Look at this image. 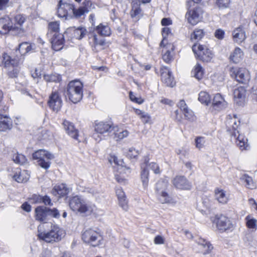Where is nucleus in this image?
I'll return each mask as SVG.
<instances>
[{
  "mask_svg": "<svg viewBox=\"0 0 257 257\" xmlns=\"http://www.w3.org/2000/svg\"><path fill=\"white\" fill-rule=\"evenodd\" d=\"M50 38V41L52 44V48L55 51L60 50L63 47L64 43V36L60 33L53 34Z\"/></svg>",
  "mask_w": 257,
  "mask_h": 257,
  "instance_id": "f3484780",
  "label": "nucleus"
},
{
  "mask_svg": "<svg viewBox=\"0 0 257 257\" xmlns=\"http://www.w3.org/2000/svg\"><path fill=\"white\" fill-rule=\"evenodd\" d=\"M184 117L190 121H193L194 119L195 116L194 115L193 112L189 109V108H187L183 112Z\"/></svg>",
  "mask_w": 257,
  "mask_h": 257,
  "instance_id": "5fc2aeb1",
  "label": "nucleus"
},
{
  "mask_svg": "<svg viewBox=\"0 0 257 257\" xmlns=\"http://www.w3.org/2000/svg\"><path fill=\"white\" fill-rule=\"evenodd\" d=\"M240 121L235 115H228L226 120L227 131L229 133L231 140L234 142L241 150H246L248 145L247 139L243 135L239 134L238 127Z\"/></svg>",
  "mask_w": 257,
  "mask_h": 257,
  "instance_id": "f257e3e1",
  "label": "nucleus"
},
{
  "mask_svg": "<svg viewBox=\"0 0 257 257\" xmlns=\"http://www.w3.org/2000/svg\"><path fill=\"white\" fill-rule=\"evenodd\" d=\"M198 100L202 103L208 105L211 101L209 94L205 91H201L199 94Z\"/></svg>",
  "mask_w": 257,
  "mask_h": 257,
  "instance_id": "a19ab883",
  "label": "nucleus"
},
{
  "mask_svg": "<svg viewBox=\"0 0 257 257\" xmlns=\"http://www.w3.org/2000/svg\"><path fill=\"white\" fill-rule=\"evenodd\" d=\"M149 161V158L148 156H145L144 158L143 163L141 165V178L143 186L145 187L148 186L149 182V173L147 168L148 166H149L150 169L153 170L155 174H157L160 173L158 165L155 162L151 163L148 165Z\"/></svg>",
  "mask_w": 257,
  "mask_h": 257,
  "instance_id": "7ed1b4c3",
  "label": "nucleus"
},
{
  "mask_svg": "<svg viewBox=\"0 0 257 257\" xmlns=\"http://www.w3.org/2000/svg\"><path fill=\"white\" fill-rule=\"evenodd\" d=\"M44 78L47 82H59L61 80V77L58 74H47L44 75Z\"/></svg>",
  "mask_w": 257,
  "mask_h": 257,
  "instance_id": "79ce46f5",
  "label": "nucleus"
},
{
  "mask_svg": "<svg viewBox=\"0 0 257 257\" xmlns=\"http://www.w3.org/2000/svg\"><path fill=\"white\" fill-rule=\"evenodd\" d=\"M32 157L34 160H37L38 165L42 168L47 169L51 165L50 161L54 158V156L45 150H39L34 152Z\"/></svg>",
  "mask_w": 257,
  "mask_h": 257,
  "instance_id": "0eeeda50",
  "label": "nucleus"
},
{
  "mask_svg": "<svg viewBox=\"0 0 257 257\" xmlns=\"http://www.w3.org/2000/svg\"><path fill=\"white\" fill-rule=\"evenodd\" d=\"M140 118L142 119L143 123H147L150 120L151 117L147 112H145V113L141 115Z\"/></svg>",
  "mask_w": 257,
  "mask_h": 257,
  "instance_id": "0e129e2a",
  "label": "nucleus"
},
{
  "mask_svg": "<svg viewBox=\"0 0 257 257\" xmlns=\"http://www.w3.org/2000/svg\"><path fill=\"white\" fill-rule=\"evenodd\" d=\"M84 199L85 198L82 196L79 195H76L70 198L69 202V205L70 209L73 211H75Z\"/></svg>",
  "mask_w": 257,
  "mask_h": 257,
  "instance_id": "7c9ffc66",
  "label": "nucleus"
},
{
  "mask_svg": "<svg viewBox=\"0 0 257 257\" xmlns=\"http://www.w3.org/2000/svg\"><path fill=\"white\" fill-rule=\"evenodd\" d=\"M48 37H51L53 34L59 33V23L58 22H50L48 24Z\"/></svg>",
  "mask_w": 257,
  "mask_h": 257,
  "instance_id": "f704fd0d",
  "label": "nucleus"
},
{
  "mask_svg": "<svg viewBox=\"0 0 257 257\" xmlns=\"http://www.w3.org/2000/svg\"><path fill=\"white\" fill-rule=\"evenodd\" d=\"M89 11L88 10H87L85 7H79L77 9H75L74 7L73 6V9L72 11V13L73 14L74 16L76 18H79L82 15H83L85 13H88Z\"/></svg>",
  "mask_w": 257,
  "mask_h": 257,
  "instance_id": "c03bdc74",
  "label": "nucleus"
},
{
  "mask_svg": "<svg viewBox=\"0 0 257 257\" xmlns=\"http://www.w3.org/2000/svg\"><path fill=\"white\" fill-rule=\"evenodd\" d=\"M63 128L66 133L74 140L78 141V130L75 128L74 124L67 120L63 122Z\"/></svg>",
  "mask_w": 257,
  "mask_h": 257,
  "instance_id": "6ab92c4d",
  "label": "nucleus"
},
{
  "mask_svg": "<svg viewBox=\"0 0 257 257\" xmlns=\"http://www.w3.org/2000/svg\"><path fill=\"white\" fill-rule=\"evenodd\" d=\"M63 231L58 226H54L47 232H40L38 236L40 239L47 242L53 243L60 241L63 236Z\"/></svg>",
  "mask_w": 257,
  "mask_h": 257,
  "instance_id": "20e7f679",
  "label": "nucleus"
},
{
  "mask_svg": "<svg viewBox=\"0 0 257 257\" xmlns=\"http://www.w3.org/2000/svg\"><path fill=\"white\" fill-rule=\"evenodd\" d=\"M216 3L219 9H226L229 7L230 0H216Z\"/></svg>",
  "mask_w": 257,
  "mask_h": 257,
  "instance_id": "3c124183",
  "label": "nucleus"
},
{
  "mask_svg": "<svg viewBox=\"0 0 257 257\" xmlns=\"http://www.w3.org/2000/svg\"><path fill=\"white\" fill-rule=\"evenodd\" d=\"M162 33L163 39L160 44V46L161 47L167 46V48H171L172 50H174V46L171 44H168L166 40L167 36L171 33V30L168 27H165L163 28Z\"/></svg>",
  "mask_w": 257,
  "mask_h": 257,
  "instance_id": "473e14b6",
  "label": "nucleus"
},
{
  "mask_svg": "<svg viewBox=\"0 0 257 257\" xmlns=\"http://www.w3.org/2000/svg\"><path fill=\"white\" fill-rule=\"evenodd\" d=\"M161 79L163 83L167 86L173 87L175 84L174 80V77L172 75V73L167 67H163L161 68Z\"/></svg>",
  "mask_w": 257,
  "mask_h": 257,
  "instance_id": "4468645a",
  "label": "nucleus"
},
{
  "mask_svg": "<svg viewBox=\"0 0 257 257\" xmlns=\"http://www.w3.org/2000/svg\"><path fill=\"white\" fill-rule=\"evenodd\" d=\"M13 178L18 183L27 182L29 179V175L26 170L21 171L20 168H17Z\"/></svg>",
  "mask_w": 257,
  "mask_h": 257,
  "instance_id": "bb28decb",
  "label": "nucleus"
},
{
  "mask_svg": "<svg viewBox=\"0 0 257 257\" xmlns=\"http://www.w3.org/2000/svg\"><path fill=\"white\" fill-rule=\"evenodd\" d=\"M96 32L101 36H108L110 35V29L107 25H99L96 28Z\"/></svg>",
  "mask_w": 257,
  "mask_h": 257,
  "instance_id": "58836bf2",
  "label": "nucleus"
},
{
  "mask_svg": "<svg viewBox=\"0 0 257 257\" xmlns=\"http://www.w3.org/2000/svg\"><path fill=\"white\" fill-rule=\"evenodd\" d=\"M203 12L200 7H195L192 9H189L186 14L188 22L192 25L196 24L201 20Z\"/></svg>",
  "mask_w": 257,
  "mask_h": 257,
  "instance_id": "f8f14e48",
  "label": "nucleus"
},
{
  "mask_svg": "<svg viewBox=\"0 0 257 257\" xmlns=\"http://www.w3.org/2000/svg\"><path fill=\"white\" fill-rule=\"evenodd\" d=\"M84 199L85 198L82 196L79 195H76L70 198L69 202V205L70 209L73 211H75Z\"/></svg>",
  "mask_w": 257,
  "mask_h": 257,
  "instance_id": "2f4dec72",
  "label": "nucleus"
},
{
  "mask_svg": "<svg viewBox=\"0 0 257 257\" xmlns=\"http://www.w3.org/2000/svg\"><path fill=\"white\" fill-rule=\"evenodd\" d=\"M245 220L246 227L251 230L252 231H256L257 229V220L251 218L249 215L246 216Z\"/></svg>",
  "mask_w": 257,
  "mask_h": 257,
  "instance_id": "e433bc0d",
  "label": "nucleus"
},
{
  "mask_svg": "<svg viewBox=\"0 0 257 257\" xmlns=\"http://www.w3.org/2000/svg\"><path fill=\"white\" fill-rule=\"evenodd\" d=\"M154 243L156 244H162L164 243L165 239L161 235H157L154 238Z\"/></svg>",
  "mask_w": 257,
  "mask_h": 257,
  "instance_id": "69168bd1",
  "label": "nucleus"
},
{
  "mask_svg": "<svg viewBox=\"0 0 257 257\" xmlns=\"http://www.w3.org/2000/svg\"><path fill=\"white\" fill-rule=\"evenodd\" d=\"M139 154L138 151L133 148H131L127 153V156L131 159L136 158L138 156Z\"/></svg>",
  "mask_w": 257,
  "mask_h": 257,
  "instance_id": "13d9d810",
  "label": "nucleus"
},
{
  "mask_svg": "<svg viewBox=\"0 0 257 257\" xmlns=\"http://www.w3.org/2000/svg\"><path fill=\"white\" fill-rule=\"evenodd\" d=\"M115 126L111 122L100 121L95 123V133L93 135V138L98 142H99L102 138L99 134L102 135L104 133H110L114 130Z\"/></svg>",
  "mask_w": 257,
  "mask_h": 257,
  "instance_id": "9d476101",
  "label": "nucleus"
},
{
  "mask_svg": "<svg viewBox=\"0 0 257 257\" xmlns=\"http://www.w3.org/2000/svg\"><path fill=\"white\" fill-rule=\"evenodd\" d=\"M12 24L9 17H5L0 18V33L6 34L10 31Z\"/></svg>",
  "mask_w": 257,
  "mask_h": 257,
  "instance_id": "c85d7f7f",
  "label": "nucleus"
},
{
  "mask_svg": "<svg viewBox=\"0 0 257 257\" xmlns=\"http://www.w3.org/2000/svg\"><path fill=\"white\" fill-rule=\"evenodd\" d=\"M192 74L196 79L200 80L203 77L204 70L199 64H197L192 71Z\"/></svg>",
  "mask_w": 257,
  "mask_h": 257,
  "instance_id": "ea45409f",
  "label": "nucleus"
},
{
  "mask_svg": "<svg viewBox=\"0 0 257 257\" xmlns=\"http://www.w3.org/2000/svg\"><path fill=\"white\" fill-rule=\"evenodd\" d=\"M214 35L215 37L218 39H223L224 36V32L222 29H217L215 32Z\"/></svg>",
  "mask_w": 257,
  "mask_h": 257,
  "instance_id": "680f3d73",
  "label": "nucleus"
},
{
  "mask_svg": "<svg viewBox=\"0 0 257 257\" xmlns=\"http://www.w3.org/2000/svg\"><path fill=\"white\" fill-rule=\"evenodd\" d=\"M232 36L234 41L238 44L246 39L245 31L241 28L235 29L232 32Z\"/></svg>",
  "mask_w": 257,
  "mask_h": 257,
  "instance_id": "c756f323",
  "label": "nucleus"
},
{
  "mask_svg": "<svg viewBox=\"0 0 257 257\" xmlns=\"http://www.w3.org/2000/svg\"><path fill=\"white\" fill-rule=\"evenodd\" d=\"M178 106L180 109V111L183 112L188 108L185 101L184 100H181L178 104Z\"/></svg>",
  "mask_w": 257,
  "mask_h": 257,
  "instance_id": "338daca9",
  "label": "nucleus"
},
{
  "mask_svg": "<svg viewBox=\"0 0 257 257\" xmlns=\"http://www.w3.org/2000/svg\"><path fill=\"white\" fill-rule=\"evenodd\" d=\"M233 73L237 81L239 83L245 84L250 79L248 71L245 68H239L233 69Z\"/></svg>",
  "mask_w": 257,
  "mask_h": 257,
  "instance_id": "dca6fc26",
  "label": "nucleus"
},
{
  "mask_svg": "<svg viewBox=\"0 0 257 257\" xmlns=\"http://www.w3.org/2000/svg\"><path fill=\"white\" fill-rule=\"evenodd\" d=\"M141 12V9L137 5H134L130 12L131 16L132 18H135L139 16Z\"/></svg>",
  "mask_w": 257,
  "mask_h": 257,
  "instance_id": "6e6d98bb",
  "label": "nucleus"
},
{
  "mask_svg": "<svg viewBox=\"0 0 257 257\" xmlns=\"http://www.w3.org/2000/svg\"><path fill=\"white\" fill-rule=\"evenodd\" d=\"M102 236L97 231L89 228L85 230L82 234V239L86 243L93 246H96L100 244Z\"/></svg>",
  "mask_w": 257,
  "mask_h": 257,
  "instance_id": "6e6552de",
  "label": "nucleus"
},
{
  "mask_svg": "<svg viewBox=\"0 0 257 257\" xmlns=\"http://www.w3.org/2000/svg\"><path fill=\"white\" fill-rule=\"evenodd\" d=\"M96 210V207L94 204L87 202L86 199H84L75 211L81 214H88L93 212Z\"/></svg>",
  "mask_w": 257,
  "mask_h": 257,
  "instance_id": "412c9836",
  "label": "nucleus"
},
{
  "mask_svg": "<svg viewBox=\"0 0 257 257\" xmlns=\"http://www.w3.org/2000/svg\"><path fill=\"white\" fill-rule=\"evenodd\" d=\"M30 201L33 203H40L42 202V196L40 195L34 194L30 198Z\"/></svg>",
  "mask_w": 257,
  "mask_h": 257,
  "instance_id": "4d7b16f0",
  "label": "nucleus"
},
{
  "mask_svg": "<svg viewBox=\"0 0 257 257\" xmlns=\"http://www.w3.org/2000/svg\"><path fill=\"white\" fill-rule=\"evenodd\" d=\"M165 47H167V46H165ZM166 49L167 50L163 55L162 58L164 61H165L167 63H169L172 59V55L171 54V52L170 50V49H172L171 48H166ZM171 51H173V50Z\"/></svg>",
  "mask_w": 257,
  "mask_h": 257,
  "instance_id": "8fccbe9b",
  "label": "nucleus"
},
{
  "mask_svg": "<svg viewBox=\"0 0 257 257\" xmlns=\"http://www.w3.org/2000/svg\"><path fill=\"white\" fill-rule=\"evenodd\" d=\"M243 179L248 188L252 189L255 187V185L253 182L252 179L250 177L245 175Z\"/></svg>",
  "mask_w": 257,
  "mask_h": 257,
  "instance_id": "864d4df0",
  "label": "nucleus"
},
{
  "mask_svg": "<svg viewBox=\"0 0 257 257\" xmlns=\"http://www.w3.org/2000/svg\"><path fill=\"white\" fill-rule=\"evenodd\" d=\"M82 83L77 80L70 81L67 86L66 96L73 103L79 102L83 97Z\"/></svg>",
  "mask_w": 257,
  "mask_h": 257,
  "instance_id": "f03ea898",
  "label": "nucleus"
},
{
  "mask_svg": "<svg viewBox=\"0 0 257 257\" xmlns=\"http://www.w3.org/2000/svg\"><path fill=\"white\" fill-rule=\"evenodd\" d=\"M214 197L218 203L225 204L229 200V196L223 189L216 188L214 190Z\"/></svg>",
  "mask_w": 257,
  "mask_h": 257,
  "instance_id": "a878e982",
  "label": "nucleus"
},
{
  "mask_svg": "<svg viewBox=\"0 0 257 257\" xmlns=\"http://www.w3.org/2000/svg\"><path fill=\"white\" fill-rule=\"evenodd\" d=\"M73 34L76 39H81L86 34V30L83 28H78L74 30Z\"/></svg>",
  "mask_w": 257,
  "mask_h": 257,
  "instance_id": "a18cd8bd",
  "label": "nucleus"
},
{
  "mask_svg": "<svg viewBox=\"0 0 257 257\" xmlns=\"http://www.w3.org/2000/svg\"><path fill=\"white\" fill-rule=\"evenodd\" d=\"M21 59L13 58L7 54L3 55V63L5 66L8 69V75L11 78L17 77L19 71V66L21 62Z\"/></svg>",
  "mask_w": 257,
  "mask_h": 257,
  "instance_id": "39448f33",
  "label": "nucleus"
},
{
  "mask_svg": "<svg viewBox=\"0 0 257 257\" xmlns=\"http://www.w3.org/2000/svg\"><path fill=\"white\" fill-rule=\"evenodd\" d=\"M28 43L24 42L19 44V48L16 50L15 53L16 56L14 58L21 59V61L22 62L23 59V56L25 54L24 51H26Z\"/></svg>",
  "mask_w": 257,
  "mask_h": 257,
  "instance_id": "c9c22d12",
  "label": "nucleus"
},
{
  "mask_svg": "<svg viewBox=\"0 0 257 257\" xmlns=\"http://www.w3.org/2000/svg\"><path fill=\"white\" fill-rule=\"evenodd\" d=\"M13 160L16 163L21 165L24 164L27 162V159L25 156L21 154H15L13 156Z\"/></svg>",
  "mask_w": 257,
  "mask_h": 257,
  "instance_id": "37998d69",
  "label": "nucleus"
},
{
  "mask_svg": "<svg viewBox=\"0 0 257 257\" xmlns=\"http://www.w3.org/2000/svg\"><path fill=\"white\" fill-rule=\"evenodd\" d=\"M40 257H52V252L49 249H44L40 254Z\"/></svg>",
  "mask_w": 257,
  "mask_h": 257,
  "instance_id": "774afa93",
  "label": "nucleus"
},
{
  "mask_svg": "<svg viewBox=\"0 0 257 257\" xmlns=\"http://www.w3.org/2000/svg\"><path fill=\"white\" fill-rule=\"evenodd\" d=\"M195 146L196 147L200 150L204 147L205 144V139L204 137H198L195 139Z\"/></svg>",
  "mask_w": 257,
  "mask_h": 257,
  "instance_id": "603ef678",
  "label": "nucleus"
},
{
  "mask_svg": "<svg viewBox=\"0 0 257 257\" xmlns=\"http://www.w3.org/2000/svg\"><path fill=\"white\" fill-rule=\"evenodd\" d=\"M204 34L202 29H195L193 33L191 35V39L199 41L202 38Z\"/></svg>",
  "mask_w": 257,
  "mask_h": 257,
  "instance_id": "49530a36",
  "label": "nucleus"
},
{
  "mask_svg": "<svg viewBox=\"0 0 257 257\" xmlns=\"http://www.w3.org/2000/svg\"><path fill=\"white\" fill-rule=\"evenodd\" d=\"M116 195L117 196L118 200L123 199V198L126 197L124 192H123V191L122 190V189L121 188H118L116 190Z\"/></svg>",
  "mask_w": 257,
  "mask_h": 257,
  "instance_id": "e2e57ef3",
  "label": "nucleus"
},
{
  "mask_svg": "<svg viewBox=\"0 0 257 257\" xmlns=\"http://www.w3.org/2000/svg\"><path fill=\"white\" fill-rule=\"evenodd\" d=\"M58 7L57 14L60 18H67L68 14L71 13L73 9V5L63 3L62 0L59 2Z\"/></svg>",
  "mask_w": 257,
  "mask_h": 257,
  "instance_id": "ddd939ff",
  "label": "nucleus"
},
{
  "mask_svg": "<svg viewBox=\"0 0 257 257\" xmlns=\"http://www.w3.org/2000/svg\"><path fill=\"white\" fill-rule=\"evenodd\" d=\"M200 247V249L204 254L209 253L213 249L212 245L205 239L199 238L196 240Z\"/></svg>",
  "mask_w": 257,
  "mask_h": 257,
  "instance_id": "393cba45",
  "label": "nucleus"
},
{
  "mask_svg": "<svg viewBox=\"0 0 257 257\" xmlns=\"http://www.w3.org/2000/svg\"><path fill=\"white\" fill-rule=\"evenodd\" d=\"M69 192V188H68L66 184H64L55 186L52 191L53 195L57 196L59 198L66 196Z\"/></svg>",
  "mask_w": 257,
  "mask_h": 257,
  "instance_id": "cd10ccee",
  "label": "nucleus"
},
{
  "mask_svg": "<svg viewBox=\"0 0 257 257\" xmlns=\"http://www.w3.org/2000/svg\"><path fill=\"white\" fill-rule=\"evenodd\" d=\"M62 104V101L60 98L58 92H53L49 97L48 104L50 108L53 111H59Z\"/></svg>",
  "mask_w": 257,
  "mask_h": 257,
  "instance_id": "2eb2a0df",
  "label": "nucleus"
},
{
  "mask_svg": "<svg viewBox=\"0 0 257 257\" xmlns=\"http://www.w3.org/2000/svg\"><path fill=\"white\" fill-rule=\"evenodd\" d=\"M246 90L242 87L235 89L233 91L234 101L238 105H242L245 101Z\"/></svg>",
  "mask_w": 257,
  "mask_h": 257,
  "instance_id": "4be33fe9",
  "label": "nucleus"
},
{
  "mask_svg": "<svg viewBox=\"0 0 257 257\" xmlns=\"http://www.w3.org/2000/svg\"><path fill=\"white\" fill-rule=\"evenodd\" d=\"M172 183L176 188L179 189L190 190L192 188L191 183L184 176H176L173 180Z\"/></svg>",
  "mask_w": 257,
  "mask_h": 257,
  "instance_id": "a211bd4d",
  "label": "nucleus"
},
{
  "mask_svg": "<svg viewBox=\"0 0 257 257\" xmlns=\"http://www.w3.org/2000/svg\"><path fill=\"white\" fill-rule=\"evenodd\" d=\"M10 31H11L13 34L17 35H22L24 33V29L22 28V26L19 25L16 26L15 25L14 26L12 25Z\"/></svg>",
  "mask_w": 257,
  "mask_h": 257,
  "instance_id": "de8ad7c7",
  "label": "nucleus"
},
{
  "mask_svg": "<svg viewBox=\"0 0 257 257\" xmlns=\"http://www.w3.org/2000/svg\"><path fill=\"white\" fill-rule=\"evenodd\" d=\"M119 206L125 211H127L128 208L127 205V201L126 200V197L123 199L118 200Z\"/></svg>",
  "mask_w": 257,
  "mask_h": 257,
  "instance_id": "bf43d9fd",
  "label": "nucleus"
},
{
  "mask_svg": "<svg viewBox=\"0 0 257 257\" xmlns=\"http://www.w3.org/2000/svg\"><path fill=\"white\" fill-rule=\"evenodd\" d=\"M212 105L214 109L219 111L226 107L227 102L221 94L217 93L214 96Z\"/></svg>",
  "mask_w": 257,
  "mask_h": 257,
  "instance_id": "b1692460",
  "label": "nucleus"
},
{
  "mask_svg": "<svg viewBox=\"0 0 257 257\" xmlns=\"http://www.w3.org/2000/svg\"><path fill=\"white\" fill-rule=\"evenodd\" d=\"M12 120L7 114L0 113V132H6L12 128Z\"/></svg>",
  "mask_w": 257,
  "mask_h": 257,
  "instance_id": "5701e85b",
  "label": "nucleus"
},
{
  "mask_svg": "<svg viewBox=\"0 0 257 257\" xmlns=\"http://www.w3.org/2000/svg\"><path fill=\"white\" fill-rule=\"evenodd\" d=\"M213 222L216 224V227L221 232L232 231L234 226L231 220L223 215H216L213 220Z\"/></svg>",
  "mask_w": 257,
  "mask_h": 257,
  "instance_id": "1a4fd4ad",
  "label": "nucleus"
},
{
  "mask_svg": "<svg viewBox=\"0 0 257 257\" xmlns=\"http://www.w3.org/2000/svg\"><path fill=\"white\" fill-rule=\"evenodd\" d=\"M130 98L132 101L139 104H142L143 102V100L141 98H137L131 91L130 92Z\"/></svg>",
  "mask_w": 257,
  "mask_h": 257,
  "instance_id": "052dcab7",
  "label": "nucleus"
},
{
  "mask_svg": "<svg viewBox=\"0 0 257 257\" xmlns=\"http://www.w3.org/2000/svg\"><path fill=\"white\" fill-rule=\"evenodd\" d=\"M25 20L26 18L24 15L21 14L17 15L14 17V21L15 23V25L22 26V25L25 22Z\"/></svg>",
  "mask_w": 257,
  "mask_h": 257,
  "instance_id": "09e8293b",
  "label": "nucleus"
},
{
  "mask_svg": "<svg viewBox=\"0 0 257 257\" xmlns=\"http://www.w3.org/2000/svg\"><path fill=\"white\" fill-rule=\"evenodd\" d=\"M192 51L197 58L203 62H209L212 58L211 51L204 46L195 44L192 46Z\"/></svg>",
  "mask_w": 257,
  "mask_h": 257,
  "instance_id": "9b49d317",
  "label": "nucleus"
},
{
  "mask_svg": "<svg viewBox=\"0 0 257 257\" xmlns=\"http://www.w3.org/2000/svg\"><path fill=\"white\" fill-rule=\"evenodd\" d=\"M115 127L113 131H114V139L116 141L122 140L128 136L129 133L127 130H118L117 126Z\"/></svg>",
  "mask_w": 257,
  "mask_h": 257,
  "instance_id": "4c0bfd02",
  "label": "nucleus"
},
{
  "mask_svg": "<svg viewBox=\"0 0 257 257\" xmlns=\"http://www.w3.org/2000/svg\"><path fill=\"white\" fill-rule=\"evenodd\" d=\"M59 218L60 213L56 208L51 209L45 206H38L35 209L36 219L40 221L46 222L49 217Z\"/></svg>",
  "mask_w": 257,
  "mask_h": 257,
  "instance_id": "423d86ee",
  "label": "nucleus"
},
{
  "mask_svg": "<svg viewBox=\"0 0 257 257\" xmlns=\"http://www.w3.org/2000/svg\"><path fill=\"white\" fill-rule=\"evenodd\" d=\"M161 184H165L163 182H158L157 184L156 189L157 191V197L159 201L162 204L174 203L173 198L165 191H160L159 186Z\"/></svg>",
  "mask_w": 257,
  "mask_h": 257,
  "instance_id": "aec40b11",
  "label": "nucleus"
},
{
  "mask_svg": "<svg viewBox=\"0 0 257 257\" xmlns=\"http://www.w3.org/2000/svg\"><path fill=\"white\" fill-rule=\"evenodd\" d=\"M243 56L242 51L239 48H236L230 56V59L235 63H238L242 59Z\"/></svg>",
  "mask_w": 257,
  "mask_h": 257,
  "instance_id": "72a5a7b5",
  "label": "nucleus"
}]
</instances>
